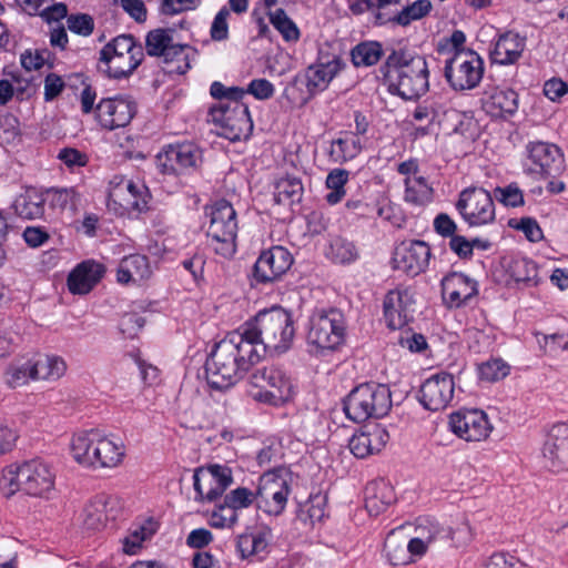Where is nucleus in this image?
Here are the masks:
<instances>
[{"mask_svg": "<svg viewBox=\"0 0 568 568\" xmlns=\"http://www.w3.org/2000/svg\"><path fill=\"white\" fill-rule=\"evenodd\" d=\"M389 440L388 432L379 426L372 430L355 434L348 443L351 453L358 458L379 453Z\"/></svg>", "mask_w": 568, "mask_h": 568, "instance_id": "nucleus-29", "label": "nucleus"}, {"mask_svg": "<svg viewBox=\"0 0 568 568\" xmlns=\"http://www.w3.org/2000/svg\"><path fill=\"white\" fill-rule=\"evenodd\" d=\"M13 209L23 219H38L44 213V200L36 191H27L16 197Z\"/></svg>", "mask_w": 568, "mask_h": 568, "instance_id": "nucleus-39", "label": "nucleus"}, {"mask_svg": "<svg viewBox=\"0 0 568 568\" xmlns=\"http://www.w3.org/2000/svg\"><path fill=\"white\" fill-rule=\"evenodd\" d=\"M233 483L232 470L227 466L210 465L194 470L193 486L197 501H215Z\"/></svg>", "mask_w": 568, "mask_h": 568, "instance_id": "nucleus-14", "label": "nucleus"}, {"mask_svg": "<svg viewBox=\"0 0 568 568\" xmlns=\"http://www.w3.org/2000/svg\"><path fill=\"white\" fill-rule=\"evenodd\" d=\"M484 109L491 116L514 114L518 109V94L508 88H493L485 92Z\"/></svg>", "mask_w": 568, "mask_h": 568, "instance_id": "nucleus-31", "label": "nucleus"}, {"mask_svg": "<svg viewBox=\"0 0 568 568\" xmlns=\"http://www.w3.org/2000/svg\"><path fill=\"white\" fill-rule=\"evenodd\" d=\"M23 334L18 325L0 328V359L8 357L22 343Z\"/></svg>", "mask_w": 568, "mask_h": 568, "instance_id": "nucleus-51", "label": "nucleus"}, {"mask_svg": "<svg viewBox=\"0 0 568 568\" xmlns=\"http://www.w3.org/2000/svg\"><path fill=\"white\" fill-rule=\"evenodd\" d=\"M250 384L261 390L256 399L273 405L287 402L293 395V383L285 373L275 366L256 368L250 376Z\"/></svg>", "mask_w": 568, "mask_h": 568, "instance_id": "nucleus-11", "label": "nucleus"}, {"mask_svg": "<svg viewBox=\"0 0 568 568\" xmlns=\"http://www.w3.org/2000/svg\"><path fill=\"white\" fill-rule=\"evenodd\" d=\"M383 55V47L377 41H363L351 51L352 62L356 68L375 65Z\"/></svg>", "mask_w": 568, "mask_h": 568, "instance_id": "nucleus-41", "label": "nucleus"}, {"mask_svg": "<svg viewBox=\"0 0 568 568\" xmlns=\"http://www.w3.org/2000/svg\"><path fill=\"white\" fill-rule=\"evenodd\" d=\"M526 48V37L507 31L498 37L490 51L493 63L508 65L517 62Z\"/></svg>", "mask_w": 568, "mask_h": 568, "instance_id": "nucleus-28", "label": "nucleus"}, {"mask_svg": "<svg viewBox=\"0 0 568 568\" xmlns=\"http://www.w3.org/2000/svg\"><path fill=\"white\" fill-rule=\"evenodd\" d=\"M98 467L112 468L120 465L125 455V447L121 439L101 437L97 433Z\"/></svg>", "mask_w": 568, "mask_h": 568, "instance_id": "nucleus-35", "label": "nucleus"}, {"mask_svg": "<svg viewBox=\"0 0 568 568\" xmlns=\"http://www.w3.org/2000/svg\"><path fill=\"white\" fill-rule=\"evenodd\" d=\"M446 114L447 110L442 103L426 100L415 108L413 119L426 124L437 123L440 125Z\"/></svg>", "mask_w": 568, "mask_h": 568, "instance_id": "nucleus-45", "label": "nucleus"}, {"mask_svg": "<svg viewBox=\"0 0 568 568\" xmlns=\"http://www.w3.org/2000/svg\"><path fill=\"white\" fill-rule=\"evenodd\" d=\"M496 197L506 206L524 205V194L517 184H509L506 187H497L495 190Z\"/></svg>", "mask_w": 568, "mask_h": 568, "instance_id": "nucleus-56", "label": "nucleus"}, {"mask_svg": "<svg viewBox=\"0 0 568 568\" xmlns=\"http://www.w3.org/2000/svg\"><path fill=\"white\" fill-rule=\"evenodd\" d=\"M97 433L80 434L71 443L72 456L77 463L85 467L98 468Z\"/></svg>", "mask_w": 568, "mask_h": 568, "instance_id": "nucleus-36", "label": "nucleus"}, {"mask_svg": "<svg viewBox=\"0 0 568 568\" xmlns=\"http://www.w3.org/2000/svg\"><path fill=\"white\" fill-rule=\"evenodd\" d=\"M230 16V11L226 8H222L217 14L215 16L212 27H211V37L214 40L221 41L227 38L229 27H227V17Z\"/></svg>", "mask_w": 568, "mask_h": 568, "instance_id": "nucleus-63", "label": "nucleus"}, {"mask_svg": "<svg viewBox=\"0 0 568 568\" xmlns=\"http://www.w3.org/2000/svg\"><path fill=\"white\" fill-rule=\"evenodd\" d=\"M404 199L413 205H426L433 200V187L424 176L405 178Z\"/></svg>", "mask_w": 568, "mask_h": 568, "instance_id": "nucleus-40", "label": "nucleus"}, {"mask_svg": "<svg viewBox=\"0 0 568 568\" xmlns=\"http://www.w3.org/2000/svg\"><path fill=\"white\" fill-rule=\"evenodd\" d=\"M293 264V255L283 246H273L263 251L254 265V276L258 282L278 280Z\"/></svg>", "mask_w": 568, "mask_h": 568, "instance_id": "nucleus-22", "label": "nucleus"}, {"mask_svg": "<svg viewBox=\"0 0 568 568\" xmlns=\"http://www.w3.org/2000/svg\"><path fill=\"white\" fill-rule=\"evenodd\" d=\"M390 408L392 395L388 386L376 383L358 385L343 403L346 417L355 423L384 417Z\"/></svg>", "mask_w": 568, "mask_h": 568, "instance_id": "nucleus-4", "label": "nucleus"}, {"mask_svg": "<svg viewBox=\"0 0 568 568\" xmlns=\"http://www.w3.org/2000/svg\"><path fill=\"white\" fill-rule=\"evenodd\" d=\"M48 58V51L40 52L38 50H26L20 57V62L24 70L33 71L41 69L44 65Z\"/></svg>", "mask_w": 568, "mask_h": 568, "instance_id": "nucleus-60", "label": "nucleus"}, {"mask_svg": "<svg viewBox=\"0 0 568 568\" xmlns=\"http://www.w3.org/2000/svg\"><path fill=\"white\" fill-rule=\"evenodd\" d=\"M379 70L389 92L404 100L419 98L428 90L425 58L406 48L394 49Z\"/></svg>", "mask_w": 568, "mask_h": 568, "instance_id": "nucleus-2", "label": "nucleus"}, {"mask_svg": "<svg viewBox=\"0 0 568 568\" xmlns=\"http://www.w3.org/2000/svg\"><path fill=\"white\" fill-rule=\"evenodd\" d=\"M135 112V103L129 98H104L95 106V120L101 128L112 131L126 126Z\"/></svg>", "mask_w": 568, "mask_h": 568, "instance_id": "nucleus-16", "label": "nucleus"}, {"mask_svg": "<svg viewBox=\"0 0 568 568\" xmlns=\"http://www.w3.org/2000/svg\"><path fill=\"white\" fill-rule=\"evenodd\" d=\"M294 322H284V324L280 323L278 327L275 328V331H280V343H275L276 336L274 335L273 341L268 337H263L264 342L266 343V348L268 346H273L275 348H287L288 343L293 339L295 334L294 328Z\"/></svg>", "mask_w": 568, "mask_h": 568, "instance_id": "nucleus-59", "label": "nucleus"}, {"mask_svg": "<svg viewBox=\"0 0 568 568\" xmlns=\"http://www.w3.org/2000/svg\"><path fill=\"white\" fill-rule=\"evenodd\" d=\"M455 383L450 374L442 372L427 378L419 389V402L429 410L447 407L454 396Z\"/></svg>", "mask_w": 568, "mask_h": 568, "instance_id": "nucleus-19", "label": "nucleus"}, {"mask_svg": "<svg viewBox=\"0 0 568 568\" xmlns=\"http://www.w3.org/2000/svg\"><path fill=\"white\" fill-rule=\"evenodd\" d=\"M201 161V152L192 143L169 145L158 154V168L164 174H180L189 169H194Z\"/></svg>", "mask_w": 568, "mask_h": 568, "instance_id": "nucleus-20", "label": "nucleus"}, {"mask_svg": "<svg viewBox=\"0 0 568 568\" xmlns=\"http://www.w3.org/2000/svg\"><path fill=\"white\" fill-rule=\"evenodd\" d=\"M525 170L539 178H555L565 170V159L560 149L542 141L529 142L526 145Z\"/></svg>", "mask_w": 568, "mask_h": 568, "instance_id": "nucleus-13", "label": "nucleus"}, {"mask_svg": "<svg viewBox=\"0 0 568 568\" xmlns=\"http://www.w3.org/2000/svg\"><path fill=\"white\" fill-rule=\"evenodd\" d=\"M105 273L103 264L87 260L78 264L68 276V288L72 294L85 295L102 280Z\"/></svg>", "mask_w": 568, "mask_h": 568, "instance_id": "nucleus-26", "label": "nucleus"}, {"mask_svg": "<svg viewBox=\"0 0 568 568\" xmlns=\"http://www.w3.org/2000/svg\"><path fill=\"white\" fill-rule=\"evenodd\" d=\"M456 210L469 226L491 224L496 219L494 200L483 187H467L459 193Z\"/></svg>", "mask_w": 568, "mask_h": 568, "instance_id": "nucleus-10", "label": "nucleus"}, {"mask_svg": "<svg viewBox=\"0 0 568 568\" xmlns=\"http://www.w3.org/2000/svg\"><path fill=\"white\" fill-rule=\"evenodd\" d=\"M270 22L280 32L286 42H297L301 38V31L296 23L287 16L282 8L271 10L267 13Z\"/></svg>", "mask_w": 568, "mask_h": 568, "instance_id": "nucleus-42", "label": "nucleus"}, {"mask_svg": "<svg viewBox=\"0 0 568 568\" xmlns=\"http://www.w3.org/2000/svg\"><path fill=\"white\" fill-rule=\"evenodd\" d=\"M432 10L429 0H416L412 4L403 8L394 18L400 26H408L412 21L419 20L427 16Z\"/></svg>", "mask_w": 568, "mask_h": 568, "instance_id": "nucleus-49", "label": "nucleus"}, {"mask_svg": "<svg viewBox=\"0 0 568 568\" xmlns=\"http://www.w3.org/2000/svg\"><path fill=\"white\" fill-rule=\"evenodd\" d=\"M255 499V495L253 493L245 488V487H239L234 490H232L230 494H227L224 497L223 503L227 507V509H232L236 513L240 508L248 507L253 500Z\"/></svg>", "mask_w": 568, "mask_h": 568, "instance_id": "nucleus-54", "label": "nucleus"}, {"mask_svg": "<svg viewBox=\"0 0 568 568\" xmlns=\"http://www.w3.org/2000/svg\"><path fill=\"white\" fill-rule=\"evenodd\" d=\"M36 379L57 381L67 371L65 362L59 356L39 355L32 358Z\"/></svg>", "mask_w": 568, "mask_h": 568, "instance_id": "nucleus-37", "label": "nucleus"}, {"mask_svg": "<svg viewBox=\"0 0 568 568\" xmlns=\"http://www.w3.org/2000/svg\"><path fill=\"white\" fill-rule=\"evenodd\" d=\"M143 48L130 34H121L108 42L100 51V69L110 78L130 75L143 61Z\"/></svg>", "mask_w": 568, "mask_h": 568, "instance_id": "nucleus-5", "label": "nucleus"}, {"mask_svg": "<svg viewBox=\"0 0 568 568\" xmlns=\"http://www.w3.org/2000/svg\"><path fill=\"white\" fill-rule=\"evenodd\" d=\"M290 491L285 470L266 471L260 478L255 494L256 506L268 515L278 516L285 509Z\"/></svg>", "mask_w": 568, "mask_h": 568, "instance_id": "nucleus-12", "label": "nucleus"}, {"mask_svg": "<svg viewBox=\"0 0 568 568\" xmlns=\"http://www.w3.org/2000/svg\"><path fill=\"white\" fill-rule=\"evenodd\" d=\"M108 497H95L84 509V525L89 529H99L106 520Z\"/></svg>", "mask_w": 568, "mask_h": 568, "instance_id": "nucleus-46", "label": "nucleus"}, {"mask_svg": "<svg viewBox=\"0 0 568 568\" xmlns=\"http://www.w3.org/2000/svg\"><path fill=\"white\" fill-rule=\"evenodd\" d=\"M303 185L294 178L281 179L275 185V200L277 203L291 204L300 201Z\"/></svg>", "mask_w": 568, "mask_h": 568, "instance_id": "nucleus-47", "label": "nucleus"}, {"mask_svg": "<svg viewBox=\"0 0 568 568\" xmlns=\"http://www.w3.org/2000/svg\"><path fill=\"white\" fill-rule=\"evenodd\" d=\"M54 477L50 465L41 459H31L8 466L2 473L0 487L7 497L19 490L31 496H42L53 488Z\"/></svg>", "mask_w": 568, "mask_h": 568, "instance_id": "nucleus-3", "label": "nucleus"}, {"mask_svg": "<svg viewBox=\"0 0 568 568\" xmlns=\"http://www.w3.org/2000/svg\"><path fill=\"white\" fill-rule=\"evenodd\" d=\"M210 93L213 98L221 101H235L242 100L245 95V90L239 87H225L221 82H213L210 88Z\"/></svg>", "mask_w": 568, "mask_h": 568, "instance_id": "nucleus-57", "label": "nucleus"}, {"mask_svg": "<svg viewBox=\"0 0 568 568\" xmlns=\"http://www.w3.org/2000/svg\"><path fill=\"white\" fill-rule=\"evenodd\" d=\"M246 93L258 100H267L274 94V85L266 79H254L245 90Z\"/></svg>", "mask_w": 568, "mask_h": 568, "instance_id": "nucleus-62", "label": "nucleus"}, {"mask_svg": "<svg viewBox=\"0 0 568 568\" xmlns=\"http://www.w3.org/2000/svg\"><path fill=\"white\" fill-rule=\"evenodd\" d=\"M415 300L408 288L389 291L383 303L384 315L387 320H409L413 316Z\"/></svg>", "mask_w": 568, "mask_h": 568, "instance_id": "nucleus-32", "label": "nucleus"}, {"mask_svg": "<svg viewBox=\"0 0 568 568\" xmlns=\"http://www.w3.org/2000/svg\"><path fill=\"white\" fill-rule=\"evenodd\" d=\"M149 199V190L143 183L124 179L113 185L109 193V204L118 206L121 214L145 211Z\"/></svg>", "mask_w": 568, "mask_h": 568, "instance_id": "nucleus-17", "label": "nucleus"}, {"mask_svg": "<svg viewBox=\"0 0 568 568\" xmlns=\"http://www.w3.org/2000/svg\"><path fill=\"white\" fill-rule=\"evenodd\" d=\"M509 226L521 231L530 242H539L544 237L541 227L532 217H521L520 220L511 219L509 221Z\"/></svg>", "mask_w": 568, "mask_h": 568, "instance_id": "nucleus-53", "label": "nucleus"}, {"mask_svg": "<svg viewBox=\"0 0 568 568\" xmlns=\"http://www.w3.org/2000/svg\"><path fill=\"white\" fill-rule=\"evenodd\" d=\"M328 258L337 264H349L359 257L356 245L344 237H335L329 243Z\"/></svg>", "mask_w": 568, "mask_h": 568, "instance_id": "nucleus-43", "label": "nucleus"}, {"mask_svg": "<svg viewBox=\"0 0 568 568\" xmlns=\"http://www.w3.org/2000/svg\"><path fill=\"white\" fill-rule=\"evenodd\" d=\"M51 194V205L61 211L69 210L75 211L79 203V195L74 189H52Z\"/></svg>", "mask_w": 568, "mask_h": 568, "instance_id": "nucleus-52", "label": "nucleus"}, {"mask_svg": "<svg viewBox=\"0 0 568 568\" xmlns=\"http://www.w3.org/2000/svg\"><path fill=\"white\" fill-rule=\"evenodd\" d=\"M508 272L516 282H534L537 276L536 264L526 257H514L508 265Z\"/></svg>", "mask_w": 568, "mask_h": 568, "instance_id": "nucleus-48", "label": "nucleus"}, {"mask_svg": "<svg viewBox=\"0 0 568 568\" xmlns=\"http://www.w3.org/2000/svg\"><path fill=\"white\" fill-rule=\"evenodd\" d=\"M412 526H399L390 530L384 542V552L387 560L394 565H406L414 556L409 546V536L406 530Z\"/></svg>", "mask_w": 568, "mask_h": 568, "instance_id": "nucleus-30", "label": "nucleus"}, {"mask_svg": "<svg viewBox=\"0 0 568 568\" xmlns=\"http://www.w3.org/2000/svg\"><path fill=\"white\" fill-rule=\"evenodd\" d=\"M477 284L463 273H450L442 281V295L448 307H460L477 294Z\"/></svg>", "mask_w": 568, "mask_h": 568, "instance_id": "nucleus-25", "label": "nucleus"}, {"mask_svg": "<svg viewBox=\"0 0 568 568\" xmlns=\"http://www.w3.org/2000/svg\"><path fill=\"white\" fill-rule=\"evenodd\" d=\"M365 491V508L371 516H378L395 501L393 488L383 480L368 484Z\"/></svg>", "mask_w": 568, "mask_h": 568, "instance_id": "nucleus-34", "label": "nucleus"}, {"mask_svg": "<svg viewBox=\"0 0 568 568\" xmlns=\"http://www.w3.org/2000/svg\"><path fill=\"white\" fill-rule=\"evenodd\" d=\"M445 78L455 91L475 89L484 75V60L473 50H457L446 60Z\"/></svg>", "mask_w": 568, "mask_h": 568, "instance_id": "nucleus-8", "label": "nucleus"}, {"mask_svg": "<svg viewBox=\"0 0 568 568\" xmlns=\"http://www.w3.org/2000/svg\"><path fill=\"white\" fill-rule=\"evenodd\" d=\"M67 26L71 32L88 37L93 32L94 21L89 14L78 13L67 17Z\"/></svg>", "mask_w": 568, "mask_h": 568, "instance_id": "nucleus-55", "label": "nucleus"}, {"mask_svg": "<svg viewBox=\"0 0 568 568\" xmlns=\"http://www.w3.org/2000/svg\"><path fill=\"white\" fill-rule=\"evenodd\" d=\"M361 150L359 138L355 133H345L332 142L329 158L335 163H344L356 158Z\"/></svg>", "mask_w": 568, "mask_h": 568, "instance_id": "nucleus-38", "label": "nucleus"}, {"mask_svg": "<svg viewBox=\"0 0 568 568\" xmlns=\"http://www.w3.org/2000/svg\"><path fill=\"white\" fill-rule=\"evenodd\" d=\"M262 334L252 322H245L215 345L205 362V375L212 388L233 386L262 361L266 354Z\"/></svg>", "mask_w": 568, "mask_h": 568, "instance_id": "nucleus-1", "label": "nucleus"}, {"mask_svg": "<svg viewBox=\"0 0 568 568\" xmlns=\"http://www.w3.org/2000/svg\"><path fill=\"white\" fill-rule=\"evenodd\" d=\"M145 50L150 57H159L163 62L175 63L169 72L184 74L190 69L189 52L191 48L175 41L173 29L158 28L148 32Z\"/></svg>", "mask_w": 568, "mask_h": 568, "instance_id": "nucleus-9", "label": "nucleus"}, {"mask_svg": "<svg viewBox=\"0 0 568 568\" xmlns=\"http://www.w3.org/2000/svg\"><path fill=\"white\" fill-rule=\"evenodd\" d=\"M2 139L7 143L16 144L21 141V125L13 115H6L2 120Z\"/></svg>", "mask_w": 568, "mask_h": 568, "instance_id": "nucleus-58", "label": "nucleus"}, {"mask_svg": "<svg viewBox=\"0 0 568 568\" xmlns=\"http://www.w3.org/2000/svg\"><path fill=\"white\" fill-rule=\"evenodd\" d=\"M30 379H36L33 374L32 358L24 362H14L6 371V383L9 387L16 388L26 385Z\"/></svg>", "mask_w": 568, "mask_h": 568, "instance_id": "nucleus-44", "label": "nucleus"}, {"mask_svg": "<svg viewBox=\"0 0 568 568\" xmlns=\"http://www.w3.org/2000/svg\"><path fill=\"white\" fill-rule=\"evenodd\" d=\"M237 520V515L234 510L227 509L225 504L219 506V509L212 513L211 526L215 528L232 527Z\"/></svg>", "mask_w": 568, "mask_h": 568, "instance_id": "nucleus-61", "label": "nucleus"}, {"mask_svg": "<svg viewBox=\"0 0 568 568\" xmlns=\"http://www.w3.org/2000/svg\"><path fill=\"white\" fill-rule=\"evenodd\" d=\"M430 256V247L424 241H409L396 247L393 261L395 268L416 276L427 268Z\"/></svg>", "mask_w": 568, "mask_h": 568, "instance_id": "nucleus-21", "label": "nucleus"}, {"mask_svg": "<svg viewBox=\"0 0 568 568\" xmlns=\"http://www.w3.org/2000/svg\"><path fill=\"white\" fill-rule=\"evenodd\" d=\"M449 426L454 434L467 442L486 439L493 427L487 415L479 409H463L449 417Z\"/></svg>", "mask_w": 568, "mask_h": 568, "instance_id": "nucleus-18", "label": "nucleus"}, {"mask_svg": "<svg viewBox=\"0 0 568 568\" xmlns=\"http://www.w3.org/2000/svg\"><path fill=\"white\" fill-rule=\"evenodd\" d=\"M545 466L552 471L568 469V425L556 424L551 427L542 447Z\"/></svg>", "mask_w": 568, "mask_h": 568, "instance_id": "nucleus-24", "label": "nucleus"}, {"mask_svg": "<svg viewBox=\"0 0 568 568\" xmlns=\"http://www.w3.org/2000/svg\"><path fill=\"white\" fill-rule=\"evenodd\" d=\"M485 568H525V566L513 556L494 554L486 562Z\"/></svg>", "mask_w": 568, "mask_h": 568, "instance_id": "nucleus-64", "label": "nucleus"}, {"mask_svg": "<svg viewBox=\"0 0 568 568\" xmlns=\"http://www.w3.org/2000/svg\"><path fill=\"white\" fill-rule=\"evenodd\" d=\"M152 274L149 260L145 255L132 254L121 260L116 280L121 284L140 283Z\"/></svg>", "mask_w": 568, "mask_h": 568, "instance_id": "nucleus-33", "label": "nucleus"}, {"mask_svg": "<svg viewBox=\"0 0 568 568\" xmlns=\"http://www.w3.org/2000/svg\"><path fill=\"white\" fill-rule=\"evenodd\" d=\"M479 376L487 382H497L505 378L510 366L501 358H490L478 366Z\"/></svg>", "mask_w": 568, "mask_h": 568, "instance_id": "nucleus-50", "label": "nucleus"}, {"mask_svg": "<svg viewBox=\"0 0 568 568\" xmlns=\"http://www.w3.org/2000/svg\"><path fill=\"white\" fill-rule=\"evenodd\" d=\"M343 322H311L307 333L308 352L314 355L333 351L344 339Z\"/></svg>", "mask_w": 568, "mask_h": 568, "instance_id": "nucleus-23", "label": "nucleus"}, {"mask_svg": "<svg viewBox=\"0 0 568 568\" xmlns=\"http://www.w3.org/2000/svg\"><path fill=\"white\" fill-rule=\"evenodd\" d=\"M454 530L433 518H418L414 526V536L409 538L413 555L424 556L429 548L440 547L454 539Z\"/></svg>", "mask_w": 568, "mask_h": 568, "instance_id": "nucleus-15", "label": "nucleus"}, {"mask_svg": "<svg viewBox=\"0 0 568 568\" xmlns=\"http://www.w3.org/2000/svg\"><path fill=\"white\" fill-rule=\"evenodd\" d=\"M210 225L207 236L211 239L214 251L231 257L236 251L237 221L236 212L226 200H219L209 207Z\"/></svg>", "mask_w": 568, "mask_h": 568, "instance_id": "nucleus-6", "label": "nucleus"}, {"mask_svg": "<svg viewBox=\"0 0 568 568\" xmlns=\"http://www.w3.org/2000/svg\"><path fill=\"white\" fill-rule=\"evenodd\" d=\"M343 65L339 57L321 54L317 61L306 70L308 91L311 93L324 91Z\"/></svg>", "mask_w": 568, "mask_h": 568, "instance_id": "nucleus-27", "label": "nucleus"}, {"mask_svg": "<svg viewBox=\"0 0 568 568\" xmlns=\"http://www.w3.org/2000/svg\"><path fill=\"white\" fill-rule=\"evenodd\" d=\"M209 116L219 126L220 135L230 141L246 138L253 130L248 106L242 100L216 102L210 108Z\"/></svg>", "mask_w": 568, "mask_h": 568, "instance_id": "nucleus-7", "label": "nucleus"}]
</instances>
